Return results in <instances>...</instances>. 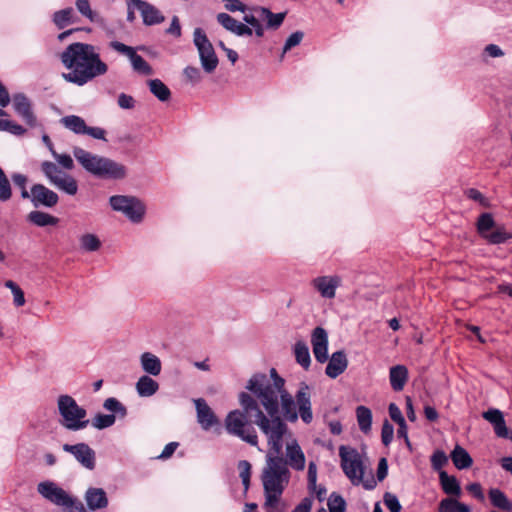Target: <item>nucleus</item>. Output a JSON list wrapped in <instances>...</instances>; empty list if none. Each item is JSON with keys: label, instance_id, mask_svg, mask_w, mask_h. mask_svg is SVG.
Wrapping results in <instances>:
<instances>
[{"label": "nucleus", "instance_id": "obj_61", "mask_svg": "<svg viewBox=\"0 0 512 512\" xmlns=\"http://www.w3.org/2000/svg\"><path fill=\"white\" fill-rule=\"evenodd\" d=\"M389 415H390L391 419H392L393 421H395L397 424H399V423H401V422L405 421V419H404V417H403V415H402L401 410H400V409H399V407H398L396 404H394V403H391V404L389 405Z\"/></svg>", "mask_w": 512, "mask_h": 512}, {"label": "nucleus", "instance_id": "obj_34", "mask_svg": "<svg viewBox=\"0 0 512 512\" xmlns=\"http://www.w3.org/2000/svg\"><path fill=\"white\" fill-rule=\"evenodd\" d=\"M148 86L151 93L160 101L165 102L170 99L171 92L169 88L159 79H152L148 81Z\"/></svg>", "mask_w": 512, "mask_h": 512}, {"label": "nucleus", "instance_id": "obj_57", "mask_svg": "<svg viewBox=\"0 0 512 512\" xmlns=\"http://www.w3.org/2000/svg\"><path fill=\"white\" fill-rule=\"evenodd\" d=\"M118 105L122 109H132L135 106V100L132 96L121 93L118 96Z\"/></svg>", "mask_w": 512, "mask_h": 512}, {"label": "nucleus", "instance_id": "obj_43", "mask_svg": "<svg viewBox=\"0 0 512 512\" xmlns=\"http://www.w3.org/2000/svg\"><path fill=\"white\" fill-rule=\"evenodd\" d=\"M5 287L11 290L15 306L21 307L25 304L24 292L15 282H13L12 280H7L5 282Z\"/></svg>", "mask_w": 512, "mask_h": 512}, {"label": "nucleus", "instance_id": "obj_46", "mask_svg": "<svg viewBox=\"0 0 512 512\" xmlns=\"http://www.w3.org/2000/svg\"><path fill=\"white\" fill-rule=\"evenodd\" d=\"M11 178L15 186L21 190V197L23 199H28L30 197V192H28L26 188L28 182L27 177L21 173H14Z\"/></svg>", "mask_w": 512, "mask_h": 512}, {"label": "nucleus", "instance_id": "obj_44", "mask_svg": "<svg viewBox=\"0 0 512 512\" xmlns=\"http://www.w3.org/2000/svg\"><path fill=\"white\" fill-rule=\"evenodd\" d=\"M238 470L244 490L247 492L250 486L251 464L246 460H241L238 463Z\"/></svg>", "mask_w": 512, "mask_h": 512}, {"label": "nucleus", "instance_id": "obj_14", "mask_svg": "<svg viewBox=\"0 0 512 512\" xmlns=\"http://www.w3.org/2000/svg\"><path fill=\"white\" fill-rule=\"evenodd\" d=\"M311 345L315 359L319 363L328 361V333L322 327H316L311 333Z\"/></svg>", "mask_w": 512, "mask_h": 512}, {"label": "nucleus", "instance_id": "obj_2", "mask_svg": "<svg viewBox=\"0 0 512 512\" xmlns=\"http://www.w3.org/2000/svg\"><path fill=\"white\" fill-rule=\"evenodd\" d=\"M289 428L284 421H261V432L267 438L269 450L265 457V465L261 473L264 489V508L272 512L277 508L281 495L290 480L287 463L281 457L283 437Z\"/></svg>", "mask_w": 512, "mask_h": 512}, {"label": "nucleus", "instance_id": "obj_7", "mask_svg": "<svg viewBox=\"0 0 512 512\" xmlns=\"http://www.w3.org/2000/svg\"><path fill=\"white\" fill-rule=\"evenodd\" d=\"M37 492L48 502L63 508L65 512H89L78 498L53 481L38 483Z\"/></svg>", "mask_w": 512, "mask_h": 512}, {"label": "nucleus", "instance_id": "obj_37", "mask_svg": "<svg viewBox=\"0 0 512 512\" xmlns=\"http://www.w3.org/2000/svg\"><path fill=\"white\" fill-rule=\"evenodd\" d=\"M356 416L360 430L364 433L368 432L371 429L372 424L371 410L365 406H358L356 409Z\"/></svg>", "mask_w": 512, "mask_h": 512}, {"label": "nucleus", "instance_id": "obj_22", "mask_svg": "<svg viewBox=\"0 0 512 512\" xmlns=\"http://www.w3.org/2000/svg\"><path fill=\"white\" fill-rule=\"evenodd\" d=\"M52 22L58 29H64L69 25L78 23L79 18L72 7H67L55 11L52 15Z\"/></svg>", "mask_w": 512, "mask_h": 512}, {"label": "nucleus", "instance_id": "obj_32", "mask_svg": "<svg viewBox=\"0 0 512 512\" xmlns=\"http://www.w3.org/2000/svg\"><path fill=\"white\" fill-rule=\"evenodd\" d=\"M61 124L68 130L75 134L84 135L86 129V123L83 118L77 115H68L60 120Z\"/></svg>", "mask_w": 512, "mask_h": 512}, {"label": "nucleus", "instance_id": "obj_9", "mask_svg": "<svg viewBox=\"0 0 512 512\" xmlns=\"http://www.w3.org/2000/svg\"><path fill=\"white\" fill-rule=\"evenodd\" d=\"M113 210L123 213L131 222L140 223L145 215L144 203L136 197L114 195L109 199Z\"/></svg>", "mask_w": 512, "mask_h": 512}, {"label": "nucleus", "instance_id": "obj_21", "mask_svg": "<svg viewBox=\"0 0 512 512\" xmlns=\"http://www.w3.org/2000/svg\"><path fill=\"white\" fill-rule=\"evenodd\" d=\"M328 360L325 373L330 378L338 377L347 368L348 360L343 351L334 352L330 358L328 357Z\"/></svg>", "mask_w": 512, "mask_h": 512}, {"label": "nucleus", "instance_id": "obj_33", "mask_svg": "<svg viewBox=\"0 0 512 512\" xmlns=\"http://www.w3.org/2000/svg\"><path fill=\"white\" fill-rule=\"evenodd\" d=\"M438 512H471L470 507L455 498H444L440 501Z\"/></svg>", "mask_w": 512, "mask_h": 512}, {"label": "nucleus", "instance_id": "obj_28", "mask_svg": "<svg viewBox=\"0 0 512 512\" xmlns=\"http://www.w3.org/2000/svg\"><path fill=\"white\" fill-rule=\"evenodd\" d=\"M75 7L77 11L91 23L102 25L104 23L103 17L91 8L89 0H76Z\"/></svg>", "mask_w": 512, "mask_h": 512}, {"label": "nucleus", "instance_id": "obj_53", "mask_svg": "<svg viewBox=\"0 0 512 512\" xmlns=\"http://www.w3.org/2000/svg\"><path fill=\"white\" fill-rule=\"evenodd\" d=\"M183 74L187 81H189L192 84H196L201 81V72L197 67L187 66L184 69Z\"/></svg>", "mask_w": 512, "mask_h": 512}, {"label": "nucleus", "instance_id": "obj_56", "mask_svg": "<svg viewBox=\"0 0 512 512\" xmlns=\"http://www.w3.org/2000/svg\"><path fill=\"white\" fill-rule=\"evenodd\" d=\"M483 418L489 421L492 425H494L495 423H498L500 420H502L504 417L500 410L489 409L483 413Z\"/></svg>", "mask_w": 512, "mask_h": 512}, {"label": "nucleus", "instance_id": "obj_12", "mask_svg": "<svg viewBox=\"0 0 512 512\" xmlns=\"http://www.w3.org/2000/svg\"><path fill=\"white\" fill-rule=\"evenodd\" d=\"M63 450L70 453L86 469L93 470L96 464L95 452L86 443L64 444Z\"/></svg>", "mask_w": 512, "mask_h": 512}, {"label": "nucleus", "instance_id": "obj_62", "mask_svg": "<svg viewBox=\"0 0 512 512\" xmlns=\"http://www.w3.org/2000/svg\"><path fill=\"white\" fill-rule=\"evenodd\" d=\"M493 426H494V431L498 437H501V438L509 437V430L506 426L504 418L502 420H500L498 423H495Z\"/></svg>", "mask_w": 512, "mask_h": 512}, {"label": "nucleus", "instance_id": "obj_58", "mask_svg": "<svg viewBox=\"0 0 512 512\" xmlns=\"http://www.w3.org/2000/svg\"><path fill=\"white\" fill-rule=\"evenodd\" d=\"M85 134L98 140H106V131L100 127H89L86 126Z\"/></svg>", "mask_w": 512, "mask_h": 512}, {"label": "nucleus", "instance_id": "obj_10", "mask_svg": "<svg viewBox=\"0 0 512 512\" xmlns=\"http://www.w3.org/2000/svg\"><path fill=\"white\" fill-rule=\"evenodd\" d=\"M193 43L198 50L201 66L207 73H212L218 66V57L207 35L201 28L194 29Z\"/></svg>", "mask_w": 512, "mask_h": 512}, {"label": "nucleus", "instance_id": "obj_64", "mask_svg": "<svg viewBox=\"0 0 512 512\" xmlns=\"http://www.w3.org/2000/svg\"><path fill=\"white\" fill-rule=\"evenodd\" d=\"M244 22L249 25V27L253 30L254 28L261 25L262 19H260L257 13L246 14L243 18Z\"/></svg>", "mask_w": 512, "mask_h": 512}, {"label": "nucleus", "instance_id": "obj_45", "mask_svg": "<svg viewBox=\"0 0 512 512\" xmlns=\"http://www.w3.org/2000/svg\"><path fill=\"white\" fill-rule=\"evenodd\" d=\"M303 37H304V33L301 31H296V32L292 33L285 41L281 58L284 57V54L286 52H288L292 48L298 46L301 43V41L303 40Z\"/></svg>", "mask_w": 512, "mask_h": 512}, {"label": "nucleus", "instance_id": "obj_42", "mask_svg": "<svg viewBox=\"0 0 512 512\" xmlns=\"http://www.w3.org/2000/svg\"><path fill=\"white\" fill-rule=\"evenodd\" d=\"M512 237L511 233H508L503 227L497 228L493 232L487 233L486 238L492 244L504 243Z\"/></svg>", "mask_w": 512, "mask_h": 512}, {"label": "nucleus", "instance_id": "obj_4", "mask_svg": "<svg viewBox=\"0 0 512 512\" xmlns=\"http://www.w3.org/2000/svg\"><path fill=\"white\" fill-rule=\"evenodd\" d=\"M72 153L79 165L96 178L120 180L126 177V167L111 158L94 154L81 147H73Z\"/></svg>", "mask_w": 512, "mask_h": 512}, {"label": "nucleus", "instance_id": "obj_18", "mask_svg": "<svg viewBox=\"0 0 512 512\" xmlns=\"http://www.w3.org/2000/svg\"><path fill=\"white\" fill-rule=\"evenodd\" d=\"M137 10L140 11L143 22L146 25H155L164 21V16L153 5L142 0H131Z\"/></svg>", "mask_w": 512, "mask_h": 512}, {"label": "nucleus", "instance_id": "obj_11", "mask_svg": "<svg viewBox=\"0 0 512 512\" xmlns=\"http://www.w3.org/2000/svg\"><path fill=\"white\" fill-rule=\"evenodd\" d=\"M342 284V278L338 275H321L313 278L311 287L326 300H332L336 296L337 289Z\"/></svg>", "mask_w": 512, "mask_h": 512}, {"label": "nucleus", "instance_id": "obj_15", "mask_svg": "<svg viewBox=\"0 0 512 512\" xmlns=\"http://www.w3.org/2000/svg\"><path fill=\"white\" fill-rule=\"evenodd\" d=\"M285 454L286 460L284 461L287 463V467L290 466L296 471L304 470L306 464L305 454L295 438L286 443Z\"/></svg>", "mask_w": 512, "mask_h": 512}, {"label": "nucleus", "instance_id": "obj_23", "mask_svg": "<svg viewBox=\"0 0 512 512\" xmlns=\"http://www.w3.org/2000/svg\"><path fill=\"white\" fill-rule=\"evenodd\" d=\"M253 12L259 15L262 22H266V27L269 29H277L280 27L285 19L286 13H273L268 8L257 7L254 8Z\"/></svg>", "mask_w": 512, "mask_h": 512}, {"label": "nucleus", "instance_id": "obj_52", "mask_svg": "<svg viewBox=\"0 0 512 512\" xmlns=\"http://www.w3.org/2000/svg\"><path fill=\"white\" fill-rule=\"evenodd\" d=\"M447 461L448 458L446 454L441 450L435 451L431 457L432 467L435 470H441L442 467L447 463Z\"/></svg>", "mask_w": 512, "mask_h": 512}, {"label": "nucleus", "instance_id": "obj_1", "mask_svg": "<svg viewBox=\"0 0 512 512\" xmlns=\"http://www.w3.org/2000/svg\"><path fill=\"white\" fill-rule=\"evenodd\" d=\"M285 383L275 368H271L269 374H253L245 385L246 391L238 395L242 409L232 410L225 417L227 433L251 446H257L258 436L249 416H254V422L260 430L262 420L295 423L301 419L304 424H311L314 418L311 387L301 382L295 395H292Z\"/></svg>", "mask_w": 512, "mask_h": 512}, {"label": "nucleus", "instance_id": "obj_29", "mask_svg": "<svg viewBox=\"0 0 512 512\" xmlns=\"http://www.w3.org/2000/svg\"><path fill=\"white\" fill-rule=\"evenodd\" d=\"M450 456L453 464L459 470L467 469L473 463V460L469 453L459 445L455 446Z\"/></svg>", "mask_w": 512, "mask_h": 512}, {"label": "nucleus", "instance_id": "obj_20", "mask_svg": "<svg viewBox=\"0 0 512 512\" xmlns=\"http://www.w3.org/2000/svg\"><path fill=\"white\" fill-rule=\"evenodd\" d=\"M84 499L88 508L92 511L104 509L108 506V498L102 488H88L85 492Z\"/></svg>", "mask_w": 512, "mask_h": 512}, {"label": "nucleus", "instance_id": "obj_30", "mask_svg": "<svg viewBox=\"0 0 512 512\" xmlns=\"http://www.w3.org/2000/svg\"><path fill=\"white\" fill-rule=\"evenodd\" d=\"M27 219L38 227L54 226L59 222L57 217L38 210L31 211Z\"/></svg>", "mask_w": 512, "mask_h": 512}, {"label": "nucleus", "instance_id": "obj_48", "mask_svg": "<svg viewBox=\"0 0 512 512\" xmlns=\"http://www.w3.org/2000/svg\"><path fill=\"white\" fill-rule=\"evenodd\" d=\"M329 512H345V500L337 494H332L328 500Z\"/></svg>", "mask_w": 512, "mask_h": 512}, {"label": "nucleus", "instance_id": "obj_26", "mask_svg": "<svg viewBox=\"0 0 512 512\" xmlns=\"http://www.w3.org/2000/svg\"><path fill=\"white\" fill-rule=\"evenodd\" d=\"M135 388L140 397H151L158 391L159 384L150 376L143 375L136 382Z\"/></svg>", "mask_w": 512, "mask_h": 512}, {"label": "nucleus", "instance_id": "obj_27", "mask_svg": "<svg viewBox=\"0 0 512 512\" xmlns=\"http://www.w3.org/2000/svg\"><path fill=\"white\" fill-rule=\"evenodd\" d=\"M488 496L493 507L504 512H512V502L500 489L490 488Z\"/></svg>", "mask_w": 512, "mask_h": 512}, {"label": "nucleus", "instance_id": "obj_24", "mask_svg": "<svg viewBox=\"0 0 512 512\" xmlns=\"http://www.w3.org/2000/svg\"><path fill=\"white\" fill-rule=\"evenodd\" d=\"M140 364L144 372L152 376H158L161 373L162 364L160 359L153 353L144 352L140 356Z\"/></svg>", "mask_w": 512, "mask_h": 512}, {"label": "nucleus", "instance_id": "obj_36", "mask_svg": "<svg viewBox=\"0 0 512 512\" xmlns=\"http://www.w3.org/2000/svg\"><path fill=\"white\" fill-rule=\"evenodd\" d=\"M80 247L85 252L98 251L102 245L99 237L93 233H85L79 238Z\"/></svg>", "mask_w": 512, "mask_h": 512}, {"label": "nucleus", "instance_id": "obj_55", "mask_svg": "<svg viewBox=\"0 0 512 512\" xmlns=\"http://www.w3.org/2000/svg\"><path fill=\"white\" fill-rule=\"evenodd\" d=\"M110 47L115 50L116 52L125 55L128 59L131 57V55L134 53L135 49L131 46L125 45L119 41H112L110 42Z\"/></svg>", "mask_w": 512, "mask_h": 512}, {"label": "nucleus", "instance_id": "obj_39", "mask_svg": "<svg viewBox=\"0 0 512 512\" xmlns=\"http://www.w3.org/2000/svg\"><path fill=\"white\" fill-rule=\"evenodd\" d=\"M116 421V416L114 414H97L92 419V426L96 429H105L111 427Z\"/></svg>", "mask_w": 512, "mask_h": 512}, {"label": "nucleus", "instance_id": "obj_38", "mask_svg": "<svg viewBox=\"0 0 512 512\" xmlns=\"http://www.w3.org/2000/svg\"><path fill=\"white\" fill-rule=\"evenodd\" d=\"M131 65L137 73H140L142 75H151L153 73V70L151 66L145 61V59L138 55L136 51L131 55L129 58Z\"/></svg>", "mask_w": 512, "mask_h": 512}, {"label": "nucleus", "instance_id": "obj_17", "mask_svg": "<svg viewBox=\"0 0 512 512\" xmlns=\"http://www.w3.org/2000/svg\"><path fill=\"white\" fill-rule=\"evenodd\" d=\"M13 108L16 114L30 127L36 125V116L29 99L23 94L13 96Z\"/></svg>", "mask_w": 512, "mask_h": 512}, {"label": "nucleus", "instance_id": "obj_63", "mask_svg": "<svg viewBox=\"0 0 512 512\" xmlns=\"http://www.w3.org/2000/svg\"><path fill=\"white\" fill-rule=\"evenodd\" d=\"M388 474V463L386 458H381L378 463L377 468V479L378 481H383Z\"/></svg>", "mask_w": 512, "mask_h": 512}, {"label": "nucleus", "instance_id": "obj_50", "mask_svg": "<svg viewBox=\"0 0 512 512\" xmlns=\"http://www.w3.org/2000/svg\"><path fill=\"white\" fill-rule=\"evenodd\" d=\"M383 501L385 506L390 510V512H400L401 504L395 494L390 492H386L383 497Z\"/></svg>", "mask_w": 512, "mask_h": 512}, {"label": "nucleus", "instance_id": "obj_41", "mask_svg": "<svg viewBox=\"0 0 512 512\" xmlns=\"http://www.w3.org/2000/svg\"><path fill=\"white\" fill-rule=\"evenodd\" d=\"M494 219L490 213H483L477 222L479 233L484 237L494 227Z\"/></svg>", "mask_w": 512, "mask_h": 512}, {"label": "nucleus", "instance_id": "obj_59", "mask_svg": "<svg viewBox=\"0 0 512 512\" xmlns=\"http://www.w3.org/2000/svg\"><path fill=\"white\" fill-rule=\"evenodd\" d=\"M226 2L225 8L230 12H245L246 6L239 0H223Z\"/></svg>", "mask_w": 512, "mask_h": 512}, {"label": "nucleus", "instance_id": "obj_25", "mask_svg": "<svg viewBox=\"0 0 512 512\" xmlns=\"http://www.w3.org/2000/svg\"><path fill=\"white\" fill-rule=\"evenodd\" d=\"M389 379L394 391H401L407 380L408 370L404 365H396L390 368Z\"/></svg>", "mask_w": 512, "mask_h": 512}, {"label": "nucleus", "instance_id": "obj_8", "mask_svg": "<svg viewBox=\"0 0 512 512\" xmlns=\"http://www.w3.org/2000/svg\"><path fill=\"white\" fill-rule=\"evenodd\" d=\"M41 171L48 182L59 191L74 196L78 192V182L70 174L66 173L60 167L51 161L41 163Z\"/></svg>", "mask_w": 512, "mask_h": 512}, {"label": "nucleus", "instance_id": "obj_40", "mask_svg": "<svg viewBox=\"0 0 512 512\" xmlns=\"http://www.w3.org/2000/svg\"><path fill=\"white\" fill-rule=\"evenodd\" d=\"M12 197V188L6 174L0 167V202H7Z\"/></svg>", "mask_w": 512, "mask_h": 512}, {"label": "nucleus", "instance_id": "obj_5", "mask_svg": "<svg viewBox=\"0 0 512 512\" xmlns=\"http://www.w3.org/2000/svg\"><path fill=\"white\" fill-rule=\"evenodd\" d=\"M339 457L341 468L353 485H363L367 490L375 488L377 481L371 472L369 477L365 478L366 467L363 457L355 448L345 445L340 446Z\"/></svg>", "mask_w": 512, "mask_h": 512}, {"label": "nucleus", "instance_id": "obj_16", "mask_svg": "<svg viewBox=\"0 0 512 512\" xmlns=\"http://www.w3.org/2000/svg\"><path fill=\"white\" fill-rule=\"evenodd\" d=\"M196 408L197 421L203 430H209L219 423L213 410L203 398L193 400Z\"/></svg>", "mask_w": 512, "mask_h": 512}, {"label": "nucleus", "instance_id": "obj_35", "mask_svg": "<svg viewBox=\"0 0 512 512\" xmlns=\"http://www.w3.org/2000/svg\"><path fill=\"white\" fill-rule=\"evenodd\" d=\"M294 354L297 363L307 370L311 364V357L307 344L302 341L297 342L294 346Z\"/></svg>", "mask_w": 512, "mask_h": 512}, {"label": "nucleus", "instance_id": "obj_51", "mask_svg": "<svg viewBox=\"0 0 512 512\" xmlns=\"http://www.w3.org/2000/svg\"><path fill=\"white\" fill-rule=\"evenodd\" d=\"M466 490L479 502H485V495L480 483L473 482L466 486Z\"/></svg>", "mask_w": 512, "mask_h": 512}, {"label": "nucleus", "instance_id": "obj_54", "mask_svg": "<svg viewBox=\"0 0 512 512\" xmlns=\"http://www.w3.org/2000/svg\"><path fill=\"white\" fill-rule=\"evenodd\" d=\"M394 435V427L392 424H390L387 420L383 423L382 431H381V438L382 442L385 446H388Z\"/></svg>", "mask_w": 512, "mask_h": 512}, {"label": "nucleus", "instance_id": "obj_49", "mask_svg": "<svg viewBox=\"0 0 512 512\" xmlns=\"http://www.w3.org/2000/svg\"><path fill=\"white\" fill-rule=\"evenodd\" d=\"M52 156L58 166L66 170H72L74 168L73 158L68 154H59L55 150L52 151Z\"/></svg>", "mask_w": 512, "mask_h": 512}, {"label": "nucleus", "instance_id": "obj_60", "mask_svg": "<svg viewBox=\"0 0 512 512\" xmlns=\"http://www.w3.org/2000/svg\"><path fill=\"white\" fill-rule=\"evenodd\" d=\"M484 52L492 58H499L504 56V51L496 44L486 45Z\"/></svg>", "mask_w": 512, "mask_h": 512}, {"label": "nucleus", "instance_id": "obj_6", "mask_svg": "<svg viewBox=\"0 0 512 512\" xmlns=\"http://www.w3.org/2000/svg\"><path fill=\"white\" fill-rule=\"evenodd\" d=\"M57 409L60 415L59 423L67 430L79 431L90 423L86 409L78 405L70 395L62 394L57 398Z\"/></svg>", "mask_w": 512, "mask_h": 512}, {"label": "nucleus", "instance_id": "obj_19", "mask_svg": "<svg viewBox=\"0 0 512 512\" xmlns=\"http://www.w3.org/2000/svg\"><path fill=\"white\" fill-rule=\"evenodd\" d=\"M217 21L226 30L230 31L231 33L237 36L252 35V29L248 25L237 21L227 13H219L217 15Z\"/></svg>", "mask_w": 512, "mask_h": 512}, {"label": "nucleus", "instance_id": "obj_3", "mask_svg": "<svg viewBox=\"0 0 512 512\" xmlns=\"http://www.w3.org/2000/svg\"><path fill=\"white\" fill-rule=\"evenodd\" d=\"M60 59L67 69L62 77L78 86H83L108 71V65L101 60L99 53L91 44L72 43L61 53Z\"/></svg>", "mask_w": 512, "mask_h": 512}, {"label": "nucleus", "instance_id": "obj_31", "mask_svg": "<svg viewBox=\"0 0 512 512\" xmlns=\"http://www.w3.org/2000/svg\"><path fill=\"white\" fill-rule=\"evenodd\" d=\"M440 483L443 491L448 495L460 496L461 487L454 476H449L445 471H440Z\"/></svg>", "mask_w": 512, "mask_h": 512}, {"label": "nucleus", "instance_id": "obj_47", "mask_svg": "<svg viewBox=\"0 0 512 512\" xmlns=\"http://www.w3.org/2000/svg\"><path fill=\"white\" fill-rule=\"evenodd\" d=\"M103 407L108 411L120 414L122 417L126 415V408L116 398L111 397L106 399Z\"/></svg>", "mask_w": 512, "mask_h": 512}, {"label": "nucleus", "instance_id": "obj_13", "mask_svg": "<svg viewBox=\"0 0 512 512\" xmlns=\"http://www.w3.org/2000/svg\"><path fill=\"white\" fill-rule=\"evenodd\" d=\"M28 199L31 200L35 207H53L59 201L58 194L43 184L33 185L31 187L30 197Z\"/></svg>", "mask_w": 512, "mask_h": 512}]
</instances>
